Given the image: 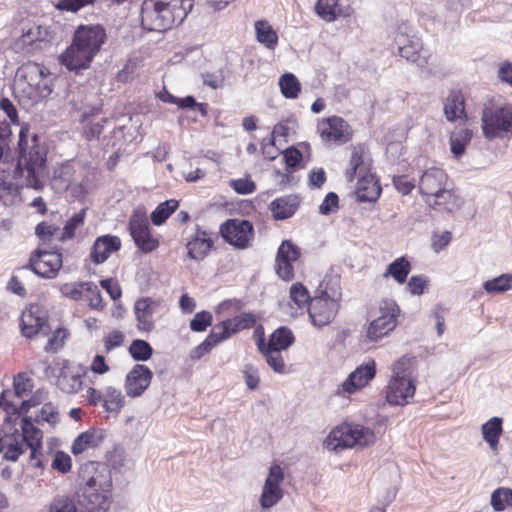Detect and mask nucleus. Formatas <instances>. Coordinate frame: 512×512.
I'll return each mask as SVG.
<instances>
[{"label": "nucleus", "instance_id": "6", "mask_svg": "<svg viewBox=\"0 0 512 512\" xmlns=\"http://www.w3.org/2000/svg\"><path fill=\"white\" fill-rule=\"evenodd\" d=\"M399 307L392 299H384L366 329V338L370 342H378L393 331L397 325Z\"/></svg>", "mask_w": 512, "mask_h": 512}, {"label": "nucleus", "instance_id": "43", "mask_svg": "<svg viewBox=\"0 0 512 512\" xmlns=\"http://www.w3.org/2000/svg\"><path fill=\"white\" fill-rule=\"evenodd\" d=\"M294 342V335L287 327H280L276 329L270 336L268 343L264 342V347L277 348L278 350H285Z\"/></svg>", "mask_w": 512, "mask_h": 512}, {"label": "nucleus", "instance_id": "51", "mask_svg": "<svg viewBox=\"0 0 512 512\" xmlns=\"http://www.w3.org/2000/svg\"><path fill=\"white\" fill-rule=\"evenodd\" d=\"M290 299L298 309H303L306 307L310 299V295L307 288L297 282L290 288Z\"/></svg>", "mask_w": 512, "mask_h": 512}, {"label": "nucleus", "instance_id": "7", "mask_svg": "<svg viewBox=\"0 0 512 512\" xmlns=\"http://www.w3.org/2000/svg\"><path fill=\"white\" fill-rule=\"evenodd\" d=\"M21 77L25 80L18 82L19 86L27 85L22 88V93L26 94L32 104L37 103L41 99L49 96L52 88L45 78L44 69L38 64H28L22 67Z\"/></svg>", "mask_w": 512, "mask_h": 512}, {"label": "nucleus", "instance_id": "17", "mask_svg": "<svg viewBox=\"0 0 512 512\" xmlns=\"http://www.w3.org/2000/svg\"><path fill=\"white\" fill-rule=\"evenodd\" d=\"M283 479L284 475L282 468L279 465L271 466L260 497V504L262 508H271L282 498L283 492L280 484Z\"/></svg>", "mask_w": 512, "mask_h": 512}, {"label": "nucleus", "instance_id": "23", "mask_svg": "<svg viewBox=\"0 0 512 512\" xmlns=\"http://www.w3.org/2000/svg\"><path fill=\"white\" fill-rule=\"evenodd\" d=\"M414 394L415 385L411 378H391L386 388V399L392 405H405Z\"/></svg>", "mask_w": 512, "mask_h": 512}, {"label": "nucleus", "instance_id": "14", "mask_svg": "<svg viewBox=\"0 0 512 512\" xmlns=\"http://www.w3.org/2000/svg\"><path fill=\"white\" fill-rule=\"evenodd\" d=\"M318 132L325 143H346L351 137L350 127L345 120L338 116L322 119L318 123Z\"/></svg>", "mask_w": 512, "mask_h": 512}, {"label": "nucleus", "instance_id": "62", "mask_svg": "<svg viewBox=\"0 0 512 512\" xmlns=\"http://www.w3.org/2000/svg\"><path fill=\"white\" fill-rule=\"evenodd\" d=\"M338 208V196L334 192H330L326 195L323 202L319 206V212L322 215H328L335 212Z\"/></svg>", "mask_w": 512, "mask_h": 512}, {"label": "nucleus", "instance_id": "28", "mask_svg": "<svg viewBox=\"0 0 512 512\" xmlns=\"http://www.w3.org/2000/svg\"><path fill=\"white\" fill-rule=\"evenodd\" d=\"M45 512H79V497L72 492L57 493L46 505Z\"/></svg>", "mask_w": 512, "mask_h": 512}, {"label": "nucleus", "instance_id": "8", "mask_svg": "<svg viewBox=\"0 0 512 512\" xmlns=\"http://www.w3.org/2000/svg\"><path fill=\"white\" fill-rule=\"evenodd\" d=\"M318 291L320 295L315 296L309 302L308 313L312 324L321 328L333 321L337 315L339 304L328 294L326 288H323V283H320Z\"/></svg>", "mask_w": 512, "mask_h": 512}, {"label": "nucleus", "instance_id": "15", "mask_svg": "<svg viewBox=\"0 0 512 512\" xmlns=\"http://www.w3.org/2000/svg\"><path fill=\"white\" fill-rule=\"evenodd\" d=\"M73 40L95 57L105 43L106 32L100 25H81L76 29Z\"/></svg>", "mask_w": 512, "mask_h": 512}, {"label": "nucleus", "instance_id": "29", "mask_svg": "<svg viewBox=\"0 0 512 512\" xmlns=\"http://www.w3.org/2000/svg\"><path fill=\"white\" fill-rule=\"evenodd\" d=\"M401 57L408 61L418 63L420 60V52L422 51V43L416 36H407L399 34L395 38Z\"/></svg>", "mask_w": 512, "mask_h": 512}, {"label": "nucleus", "instance_id": "18", "mask_svg": "<svg viewBox=\"0 0 512 512\" xmlns=\"http://www.w3.org/2000/svg\"><path fill=\"white\" fill-rule=\"evenodd\" d=\"M160 309V303L150 297H143L135 301L134 314L137 321V329L150 332L155 327V316Z\"/></svg>", "mask_w": 512, "mask_h": 512}, {"label": "nucleus", "instance_id": "54", "mask_svg": "<svg viewBox=\"0 0 512 512\" xmlns=\"http://www.w3.org/2000/svg\"><path fill=\"white\" fill-rule=\"evenodd\" d=\"M70 183V169L69 167H63L59 171L55 172V175L53 176L51 181V186L54 190L62 192L68 189Z\"/></svg>", "mask_w": 512, "mask_h": 512}, {"label": "nucleus", "instance_id": "48", "mask_svg": "<svg viewBox=\"0 0 512 512\" xmlns=\"http://www.w3.org/2000/svg\"><path fill=\"white\" fill-rule=\"evenodd\" d=\"M91 287L90 281L65 283L60 287L63 296L75 301L83 300L86 290Z\"/></svg>", "mask_w": 512, "mask_h": 512}, {"label": "nucleus", "instance_id": "61", "mask_svg": "<svg viewBox=\"0 0 512 512\" xmlns=\"http://www.w3.org/2000/svg\"><path fill=\"white\" fill-rule=\"evenodd\" d=\"M427 285V278L423 275H415L412 276L407 283V290L412 295H421L423 294L425 287Z\"/></svg>", "mask_w": 512, "mask_h": 512}, {"label": "nucleus", "instance_id": "46", "mask_svg": "<svg viewBox=\"0 0 512 512\" xmlns=\"http://www.w3.org/2000/svg\"><path fill=\"white\" fill-rule=\"evenodd\" d=\"M490 504L495 512H502L506 505L512 506V489L499 487L495 489L490 498Z\"/></svg>", "mask_w": 512, "mask_h": 512}, {"label": "nucleus", "instance_id": "34", "mask_svg": "<svg viewBox=\"0 0 512 512\" xmlns=\"http://www.w3.org/2000/svg\"><path fill=\"white\" fill-rule=\"evenodd\" d=\"M299 205V199L295 195H288L275 199L270 207L274 217L278 220H284L291 217Z\"/></svg>", "mask_w": 512, "mask_h": 512}, {"label": "nucleus", "instance_id": "59", "mask_svg": "<svg viewBox=\"0 0 512 512\" xmlns=\"http://www.w3.org/2000/svg\"><path fill=\"white\" fill-rule=\"evenodd\" d=\"M212 323V315L208 311H201L195 314L190 322V328L195 332H202L206 330Z\"/></svg>", "mask_w": 512, "mask_h": 512}, {"label": "nucleus", "instance_id": "12", "mask_svg": "<svg viewBox=\"0 0 512 512\" xmlns=\"http://www.w3.org/2000/svg\"><path fill=\"white\" fill-rule=\"evenodd\" d=\"M222 237L231 245L245 249L254 238L253 225L248 220L228 219L220 227Z\"/></svg>", "mask_w": 512, "mask_h": 512}, {"label": "nucleus", "instance_id": "33", "mask_svg": "<svg viewBox=\"0 0 512 512\" xmlns=\"http://www.w3.org/2000/svg\"><path fill=\"white\" fill-rule=\"evenodd\" d=\"M444 114L448 121L465 117L464 96L460 91H451L444 103Z\"/></svg>", "mask_w": 512, "mask_h": 512}, {"label": "nucleus", "instance_id": "20", "mask_svg": "<svg viewBox=\"0 0 512 512\" xmlns=\"http://www.w3.org/2000/svg\"><path fill=\"white\" fill-rule=\"evenodd\" d=\"M94 59L86 49L79 46L74 40L66 50L60 54L59 62L69 71L79 72L88 69Z\"/></svg>", "mask_w": 512, "mask_h": 512}, {"label": "nucleus", "instance_id": "30", "mask_svg": "<svg viewBox=\"0 0 512 512\" xmlns=\"http://www.w3.org/2000/svg\"><path fill=\"white\" fill-rule=\"evenodd\" d=\"M213 242L205 231L198 230L194 237L187 243L188 257L201 261L209 253Z\"/></svg>", "mask_w": 512, "mask_h": 512}, {"label": "nucleus", "instance_id": "49", "mask_svg": "<svg viewBox=\"0 0 512 512\" xmlns=\"http://www.w3.org/2000/svg\"><path fill=\"white\" fill-rule=\"evenodd\" d=\"M178 208V201L174 199L167 200L157 206L151 214L153 224L159 226Z\"/></svg>", "mask_w": 512, "mask_h": 512}, {"label": "nucleus", "instance_id": "44", "mask_svg": "<svg viewBox=\"0 0 512 512\" xmlns=\"http://www.w3.org/2000/svg\"><path fill=\"white\" fill-rule=\"evenodd\" d=\"M472 131L469 129H460L450 136V149L455 158L461 157L466 150L467 145L472 139Z\"/></svg>", "mask_w": 512, "mask_h": 512}, {"label": "nucleus", "instance_id": "35", "mask_svg": "<svg viewBox=\"0 0 512 512\" xmlns=\"http://www.w3.org/2000/svg\"><path fill=\"white\" fill-rule=\"evenodd\" d=\"M483 439L488 443L492 451L498 450L499 438L503 432L502 419L493 417L485 422L481 427Z\"/></svg>", "mask_w": 512, "mask_h": 512}, {"label": "nucleus", "instance_id": "52", "mask_svg": "<svg viewBox=\"0 0 512 512\" xmlns=\"http://www.w3.org/2000/svg\"><path fill=\"white\" fill-rule=\"evenodd\" d=\"M99 0H58L55 5L60 11L76 13L82 8L93 6Z\"/></svg>", "mask_w": 512, "mask_h": 512}, {"label": "nucleus", "instance_id": "40", "mask_svg": "<svg viewBox=\"0 0 512 512\" xmlns=\"http://www.w3.org/2000/svg\"><path fill=\"white\" fill-rule=\"evenodd\" d=\"M124 405L125 397L119 389L113 386L104 388L103 407L107 412L119 413Z\"/></svg>", "mask_w": 512, "mask_h": 512}, {"label": "nucleus", "instance_id": "39", "mask_svg": "<svg viewBox=\"0 0 512 512\" xmlns=\"http://www.w3.org/2000/svg\"><path fill=\"white\" fill-rule=\"evenodd\" d=\"M433 197L435 205L443 206L448 212L458 210L463 203L462 199L456 195L454 190L448 187V184Z\"/></svg>", "mask_w": 512, "mask_h": 512}, {"label": "nucleus", "instance_id": "4", "mask_svg": "<svg viewBox=\"0 0 512 512\" xmlns=\"http://www.w3.org/2000/svg\"><path fill=\"white\" fill-rule=\"evenodd\" d=\"M24 134L20 132V157L17 165L13 170V178L19 180L25 176V184L27 187L35 190H40L43 187L42 182L38 176L44 169L46 163V151L43 147L34 144L29 151H26L23 147Z\"/></svg>", "mask_w": 512, "mask_h": 512}, {"label": "nucleus", "instance_id": "36", "mask_svg": "<svg viewBox=\"0 0 512 512\" xmlns=\"http://www.w3.org/2000/svg\"><path fill=\"white\" fill-rule=\"evenodd\" d=\"M102 439V434L96 430L83 432L74 440L71 447L72 453L78 455L89 448L97 447Z\"/></svg>", "mask_w": 512, "mask_h": 512}, {"label": "nucleus", "instance_id": "9", "mask_svg": "<svg viewBox=\"0 0 512 512\" xmlns=\"http://www.w3.org/2000/svg\"><path fill=\"white\" fill-rule=\"evenodd\" d=\"M376 362L373 359L368 360L358 366L348 377L338 385L336 395L348 398L358 390L364 388L375 377Z\"/></svg>", "mask_w": 512, "mask_h": 512}, {"label": "nucleus", "instance_id": "50", "mask_svg": "<svg viewBox=\"0 0 512 512\" xmlns=\"http://www.w3.org/2000/svg\"><path fill=\"white\" fill-rule=\"evenodd\" d=\"M152 351L150 344L140 339L134 340L129 347V352L136 361L148 360L152 355Z\"/></svg>", "mask_w": 512, "mask_h": 512}, {"label": "nucleus", "instance_id": "53", "mask_svg": "<svg viewBox=\"0 0 512 512\" xmlns=\"http://www.w3.org/2000/svg\"><path fill=\"white\" fill-rule=\"evenodd\" d=\"M13 387L14 391L11 392V395L13 394L14 397L18 399V401H21L25 396H27L29 392H31L33 383L31 379L19 374L14 379Z\"/></svg>", "mask_w": 512, "mask_h": 512}, {"label": "nucleus", "instance_id": "25", "mask_svg": "<svg viewBox=\"0 0 512 512\" xmlns=\"http://www.w3.org/2000/svg\"><path fill=\"white\" fill-rule=\"evenodd\" d=\"M120 247L121 241L117 236H100L93 244L90 258L93 263L101 264L108 259L111 253L118 251Z\"/></svg>", "mask_w": 512, "mask_h": 512}, {"label": "nucleus", "instance_id": "26", "mask_svg": "<svg viewBox=\"0 0 512 512\" xmlns=\"http://www.w3.org/2000/svg\"><path fill=\"white\" fill-rule=\"evenodd\" d=\"M370 157L367 149L364 146L354 147L351 159L350 169L346 172V178L352 182L356 176H365L369 174Z\"/></svg>", "mask_w": 512, "mask_h": 512}, {"label": "nucleus", "instance_id": "11", "mask_svg": "<svg viewBox=\"0 0 512 512\" xmlns=\"http://www.w3.org/2000/svg\"><path fill=\"white\" fill-rule=\"evenodd\" d=\"M61 267L62 256L60 253L38 248L31 255L29 265L21 268L20 271L31 268L38 276L52 279L56 277Z\"/></svg>", "mask_w": 512, "mask_h": 512}, {"label": "nucleus", "instance_id": "22", "mask_svg": "<svg viewBox=\"0 0 512 512\" xmlns=\"http://www.w3.org/2000/svg\"><path fill=\"white\" fill-rule=\"evenodd\" d=\"M130 233L139 249L148 253L158 246V241L154 239L149 231V224L144 215L135 214L130 219Z\"/></svg>", "mask_w": 512, "mask_h": 512}, {"label": "nucleus", "instance_id": "64", "mask_svg": "<svg viewBox=\"0 0 512 512\" xmlns=\"http://www.w3.org/2000/svg\"><path fill=\"white\" fill-rule=\"evenodd\" d=\"M230 186L238 193V194H250L255 191L256 186L253 181L249 179H235L231 180Z\"/></svg>", "mask_w": 512, "mask_h": 512}, {"label": "nucleus", "instance_id": "2", "mask_svg": "<svg viewBox=\"0 0 512 512\" xmlns=\"http://www.w3.org/2000/svg\"><path fill=\"white\" fill-rule=\"evenodd\" d=\"M194 0H144L141 24L148 31H166L181 24L193 8Z\"/></svg>", "mask_w": 512, "mask_h": 512}, {"label": "nucleus", "instance_id": "21", "mask_svg": "<svg viewBox=\"0 0 512 512\" xmlns=\"http://www.w3.org/2000/svg\"><path fill=\"white\" fill-rule=\"evenodd\" d=\"M300 256L299 248L291 241H283L276 256V272L283 280H291L294 276L293 263Z\"/></svg>", "mask_w": 512, "mask_h": 512}, {"label": "nucleus", "instance_id": "57", "mask_svg": "<svg viewBox=\"0 0 512 512\" xmlns=\"http://www.w3.org/2000/svg\"><path fill=\"white\" fill-rule=\"evenodd\" d=\"M85 211L82 210L79 213L74 214L65 224L63 228V234L61 239L72 238L75 234V230L83 225Z\"/></svg>", "mask_w": 512, "mask_h": 512}, {"label": "nucleus", "instance_id": "45", "mask_svg": "<svg viewBox=\"0 0 512 512\" xmlns=\"http://www.w3.org/2000/svg\"><path fill=\"white\" fill-rule=\"evenodd\" d=\"M258 348L265 357L267 364L274 370V372L284 373L285 362L282 357L281 350H278L277 348L271 349L264 347V341L262 339L258 342Z\"/></svg>", "mask_w": 512, "mask_h": 512}, {"label": "nucleus", "instance_id": "41", "mask_svg": "<svg viewBox=\"0 0 512 512\" xmlns=\"http://www.w3.org/2000/svg\"><path fill=\"white\" fill-rule=\"evenodd\" d=\"M410 270V263L404 257H400L387 266L383 277H392L397 283L403 284L406 282Z\"/></svg>", "mask_w": 512, "mask_h": 512}, {"label": "nucleus", "instance_id": "1", "mask_svg": "<svg viewBox=\"0 0 512 512\" xmlns=\"http://www.w3.org/2000/svg\"><path fill=\"white\" fill-rule=\"evenodd\" d=\"M21 431L12 427L7 421L0 432V452L4 458L17 461L19 456L27 449L31 450L30 460L35 467L41 468L47 463V459L40 452L42 448L43 433L34 426L29 418L21 420Z\"/></svg>", "mask_w": 512, "mask_h": 512}, {"label": "nucleus", "instance_id": "27", "mask_svg": "<svg viewBox=\"0 0 512 512\" xmlns=\"http://www.w3.org/2000/svg\"><path fill=\"white\" fill-rule=\"evenodd\" d=\"M85 507L89 512H107L112 502V492L82 490Z\"/></svg>", "mask_w": 512, "mask_h": 512}, {"label": "nucleus", "instance_id": "13", "mask_svg": "<svg viewBox=\"0 0 512 512\" xmlns=\"http://www.w3.org/2000/svg\"><path fill=\"white\" fill-rule=\"evenodd\" d=\"M44 366V374L48 379L55 378V384L63 392L72 394L76 393L82 387V379L79 374L72 373L65 365L60 362L55 365H49L47 361H41Z\"/></svg>", "mask_w": 512, "mask_h": 512}, {"label": "nucleus", "instance_id": "32", "mask_svg": "<svg viewBox=\"0 0 512 512\" xmlns=\"http://www.w3.org/2000/svg\"><path fill=\"white\" fill-rule=\"evenodd\" d=\"M357 198L361 202H373L381 194V188L371 174L361 176L357 182Z\"/></svg>", "mask_w": 512, "mask_h": 512}, {"label": "nucleus", "instance_id": "63", "mask_svg": "<svg viewBox=\"0 0 512 512\" xmlns=\"http://www.w3.org/2000/svg\"><path fill=\"white\" fill-rule=\"evenodd\" d=\"M123 342L124 334L119 330L112 331L104 338L105 351L110 352L111 350L120 347Z\"/></svg>", "mask_w": 512, "mask_h": 512}, {"label": "nucleus", "instance_id": "58", "mask_svg": "<svg viewBox=\"0 0 512 512\" xmlns=\"http://www.w3.org/2000/svg\"><path fill=\"white\" fill-rule=\"evenodd\" d=\"M84 300L88 302V305L91 309L94 310H102L104 307V303L100 294V290L97 285L91 282V287L89 290H86L84 294Z\"/></svg>", "mask_w": 512, "mask_h": 512}, {"label": "nucleus", "instance_id": "37", "mask_svg": "<svg viewBox=\"0 0 512 512\" xmlns=\"http://www.w3.org/2000/svg\"><path fill=\"white\" fill-rule=\"evenodd\" d=\"M255 32L258 42L270 50H274L276 48L278 44V35L266 20H258L255 22Z\"/></svg>", "mask_w": 512, "mask_h": 512}, {"label": "nucleus", "instance_id": "42", "mask_svg": "<svg viewBox=\"0 0 512 512\" xmlns=\"http://www.w3.org/2000/svg\"><path fill=\"white\" fill-rule=\"evenodd\" d=\"M483 289L491 295L502 294L512 290V274L503 273L483 283Z\"/></svg>", "mask_w": 512, "mask_h": 512}, {"label": "nucleus", "instance_id": "24", "mask_svg": "<svg viewBox=\"0 0 512 512\" xmlns=\"http://www.w3.org/2000/svg\"><path fill=\"white\" fill-rule=\"evenodd\" d=\"M448 184V176L444 170L438 167L426 169L419 180V190L427 196H434Z\"/></svg>", "mask_w": 512, "mask_h": 512}, {"label": "nucleus", "instance_id": "3", "mask_svg": "<svg viewBox=\"0 0 512 512\" xmlns=\"http://www.w3.org/2000/svg\"><path fill=\"white\" fill-rule=\"evenodd\" d=\"M375 433L372 429L359 424L344 423L334 428L324 441L329 451L339 452L347 448H364L374 444Z\"/></svg>", "mask_w": 512, "mask_h": 512}, {"label": "nucleus", "instance_id": "56", "mask_svg": "<svg viewBox=\"0 0 512 512\" xmlns=\"http://www.w3.org/2000/svg\"><path fill=\"white\" fill-rule=\"evenodd\" d=\"M51 467L62 474H67L72 468L71 457L63 451H57L52 460Z\"/></svg>", "mask_w": 512, "mask_h": 512}, {"label": "nucleus", "instance_id": "5", "mask_svg": "<svg viewBox=\"0 0 512 512\" xmlns=\"http://www.w3.org/2000/svg\"><path fill=\"white\" fill-rule=\"evenodd\" d=\"M482 128L486 138H502L512 133V107L508 104H491L482 114Z\"/></svg>", "mask_w": 512, "mask_h": 512}, {"label": "nucleus", "instance_id": "47", "mask_svg": "<svg viewBox=\"0 0 512 512\" xmlns=\"http://www.w3.org/2000/svg\"><path fill=\"white\" fill-rule=\"evenodd\" d=\"M279 86L283 96L289 99L297 98L301 89L300 82L292 73L282 75L279 79Z\"/></svg>", "mask_w": 512, "mask_h": 512}, {"label": "nucleus", "instance_id": "16", "mask_svg": "<svg viewBox=\"0 0 512 512\" xmlns=\"http://www.w3.org/2000/svg\"><path fill=\"white\" fill-rule=\"evenodd\" d=\"M21 330L24 336L31 338L35 335H48L50 328L47 324L46 313L38 305H32L23 311Z\"/></svg>", "mask_w": 512, "mask_h": 512}, {"label": "nucleus", "instance_id": "10", "mask_svg": "<svg viewBox=\"0 0 512 512\" xmlns=\"http://www.w3.org/2000/svg\"><path fill=\"white\" fill-rule=\"evenodd\" d=\"M81 478L84 482L82 490L98 489L104 492H112V471L104 463H86L81 470Z\"/></svg>", "mask_w": 512, "mask_h": 512}, {"label": "nucleus", "instance_id": "55", "mask_svg": "<svg viewBox=\"0 0 512 512\" xmlns=\"http://www.w3.org/2000/svg\"><path fill=\"white\" fill-rule=\"evenodd\" d=\"M411 364V357L403 356L400 359H398L392 366L391 378H411Z\"/></svg>", "mask_w": 512, "mask_h": 512}, {"label": "nucleus", "instance_id": "31", "mask_svg": "<svg viewBox=\"0 0 512 512\" xmlns=\"http://www.w3.org/2000/svg\"><path fill=\"white\" fill-rule=\"evenodd\" d=\"M10 397L11 391H3L0 395V406L7 412L12 410L19 416L27 413L31 407L41 403V398L38 394L32 396L28 400L21 401L10 400Z\"/></svg>", "mask_w": 512, "mask_h": 512}, {"label": "nucleus", "instance_id": "19", "mask_svg": "<svg viewBox=\"0 0 512 512\" xmlns=\"http://www.w3.org/2000/svg\"><path fill=\"white\" fill-rule=\"evenodd\" d=\"M153 377L152 371L143 364H136L126 375L124 388L129 397L141 396L149 387Z\"/></svg>", "mask_w": 512, "mask_h": 512}, {"label": "nucleus", "instance_id": "60", "mask_svg": "<svg viewBox=\"0 0 512 512\" xmlns=\"http://www.w3.org/2000/svg\"><path fill=\"white\" fill-rule=\"evenodd\" d=\"M67 337V332L64 329H57L52 336L48 339L44 349L47 352H56L64 344V340Z\"/></svg>", "mask_w": 512, "mask_h": 512}, {"label": "nucleus", "instance_id": "38", "mask_svg": "<svg viewBox=\"0 0 512 512\" xmlns=\"http://www.w3.org/2000/svg\"><path fill=\"white\" fill-rule=\"evenodd\" d=\"M339 0H318L315 5L316 14L326 22H333L339 16H347L339 7Z\"/></svg>", "mask_w": 512, "mask_h": 512}]
</instances>
